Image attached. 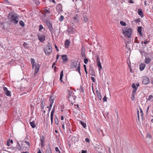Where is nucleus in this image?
Segmentation results:
<instances>
[{
	"label": "nucleus",
	"instance_id": "obj_11",
	"mask_svg": "<svg viewBox=\"0 0 153 153\" xmlns=\"http://www.w3.org/2000/svg\"><path fill=\"white\" fill-rule=\"evenodd\" d=\"M142 83L145 85L148 84L149 82V79L147 77H143Z\"/></svg>",
	"mask_w": 153,
	"mask_h": 153
},
{
	"label": "nucleus",
	"instance_id": "obj_60",
	"mask_svg": "<svg viewBox=\"0 0 153 153\" xmlns=\"http://www.w3.org/2000/svg\"><path fill=\"white\" fill-rule=\"evenodd\" d=\"M49 1L51 2V1H52L53 3H55L56 2H55V1L54 0H49Z\"/></svg>",
	"mask_w": 153,
	"mask_h": 153
},
{
	"label": "nucleus",
	"instance_id": "obj_38",
	"mask_svg": "<svg viewBox=\"0 0 153 153\" xmlns=\"http://www.w3.org/2000/svg\"><path fill=\"white\" fill-rule=\"evenodd\" d=\"M64 19V17L63 16L61 15L59 19V20L60 22H62Z\"/></svg>",
	"mask_w": 153,
	"mask_h": 153
},
{
	"label": "nucleus",
	"instance_id": "obj_2",
	"mask_svg": "<svg viewBox=\"0 0 153 153\" xmlns=\"http://www.w3.org/2000/svg\"><path fill=\"white\" fill-rule=\"evenodd\" d=\"M44 51L45 54L47 55H49L51 53L52 51V47L49 42L46 45L44 49Z\"/></svg>",
	"mask_w": 153,
	"mask_h": 153
},
{
	"label": "nucleus",
	"instance_id": "obj_1",
	"mask_svg": "<svg viewBox=\"0 0 153 153\" xmlns=\"http://www.w3.org/2000/svg\"><path fill=\"white\" fill-rule=\"evenodd\" d=\"M8 17L10 21H12L15 24H17L18 23V17L16 15L12 13H9Z\"/></svg>",
	"mask_w": 153,
	"mask_h": 153
},
{
	"label": "nucleus",
	"instance_id": "obj_45",
	"mask_svg": "<svg viewBox=\"0 0 153 153\" xmlns=\"http://www.w3.org/2000/svg\"><path fill=\"white\" fill-rule=\"evenodd\" d=\"M132 87L133 88V89H135V88L137 89V88L136 87L134 83H133L132 84Z\"/></svg>",
	"mask_w": 153,
	"mask_h": 153
},
{
	"label": "nucleus",
	"instance_id": "obj_14",
	"mask_svg": "<svg viewBox=\"0 0 153 153\" xmlns=\"http://www.w3.org/2000/svg\"><path fill=\"white\" fill-rule=\"evenodd\" d=\"M78 62L76 61L73 62L71 65V68H74L76 67Z\"/></svg>",
	"mask_w": 153,
	"mask_h": 153
},
{
	"label": "nucleus",
	"instance_id": "obj_32",
	"mask_svg": "<svg viewBox=\"0 0 153 153\" xmlns=\"http://www.w3.org/2000/svg\"><path fill=\"white\" fill-rule=\"evenodd\" d=\"M69 96L73 97L75 96L74 95V93L72 91H71L69 92Z\"/></svg>",
	"mask_w": 153,
	"mask_h": 153
},
{
	"label": "nucleus",
	"instance_id": "obj_7",
	"mask_svg": "<svg viewBox=\"0 0 153 153\" xmlns=\"http://www.w3.org/2000/svg\"><path fill=\"white\" fill-rule=\"evenodd\" d=\"M37 36L39 41L41 42H43L45 39V35L39 34Z\"/></svg>",
	"mask_w": 153,
	"mask_h": 153
},
{
	"label": "nucleus",
	"instance_id": "obj_23",
	"mask_svg": "<svg viewBox=\"0 0 153 153\" xmlns=\"http://www.w3.org/2000/svg\"><path fill=\"white\" fill-rule=\"evenodd\" d=\"M31 63L32 65V67L34 66V65H35L37 64L36 63L34 59L33 58L31 59Z\"/></svg>",
	"mask_w": 153,
	"mask_h": 153
},
{
	"label": "nucleus",
	"instance_id": "obj_51",
	"mask_svg": "<svg viewBox=\"0 0 153 153\" xmlns=\"http://www.w3.org/2000/svg\"><path fill=\"white\" fill-rule=\"evenodd\" d=\"M44 12H45V13H50L49 10H47V9L45 10Z\"/></svg>",
	"mask_w": 153,
	"mask_h": 153
},
{
	"label": "nucleus",
	"instance_id": "obj_39",
	"mask_svg": "<svg viewBox=\"0 0 153 153\" xmlns=\"http://www.w3.org/2000/svg\"><path fill=\"white\" fill-rule=\"evenodd\" d=\"M54 121L55 123L56 124H58L59 123V120L58 118L57 117H56L54 119Z\"/></svg>",
	"mask_w": 153,
	"mask_h": 153
},
{
	"label": "nucleus",
	"instance_id": "obj_19",
	"mask_svg": "<svg viewBox=\"0 0 153 153\" xmlns=\"http://www.w3.org/2000/svg\"><path fill=\"white\" fill-rule=\"evenodd\" d=\"M96 93L98 98L100 100H101L102 99L101 95L100 93L98 91V90L96 91Z\"/></svg>",
	"mask_w": 153,
	"mask_h": 153
},
{
	"label": "nucleus",
	"instance_id": "obj_35",
	"mask_svg": "<svg viewBox=\"0 0 153 153\" xmlns=\"http://www.w3.org/2000/svg\"><path fill=\"white\" fill-rule=\"evenodd\" d=\"M45 153H51V152L50 148H48L46 150Z\"/></svg>",
	"mask_w": 153,
	"mask_h": 153
},
{
	"label": "nucleus",
	"instance_id": "obj_57",
	"mask_svg": "<svg viewBox=\"0 0 153 153\" xmlns=\"http://www.w3.org/2000/svg\"><path fill=\"white\" fill-rule=\"evenodd\" d=\"M80 89H81V91H82V93L84 92V90L83 89L82 87H80Z\"/></svg>",
	"mask_w": 153,
	"mask_h": 153
},
{
	"label": "nucleus",
	"instance_id": "obj_56",
	"mask_svg": "<svg viewBox=\"0 0 153 153\" xmlns=\"http://www.w3.org/2000/svg\"><path fill=\"white\" fill-rule=\"evenodd\" d=\"M27 45V44L26 43L24 42V43L23 44V46L24 47H26V46Z\"/></svg>",
	"mask_w": 153,
	"mask_h": 153
},
{
	"label": "nucleus",
	"instance_id": "obj_64",
	"mask_svg": "<svg viewBox=\"0 0 153 153\" xmlns=\"http://www.w3.org/2000/svg\"><path fill=\"white\" fill-rule=\"evenodd\" d=\"M128 2L130 3H133V1H132V0H130L128 1Z\"/></svg>",
	"mask_w": 153,
	"mask_h": 153
},
{
	"label": "nucleus",
	"instance_id": "obj_41",
	"mask_svg": "<svg viewBox=\"0 0 153 153\" xmlns=\"http://www.w3.org/2000/svg\"><path fill=\"white\" fill-rule=\"evenodd\" d=\"M83 20L85 22H87L88 20V18L86 17H84L83 18Z\"/></svg>",
	"mask_w": 153,
	"mask_h": 153
},
{
	"label": "nucleus",
	"instance_id": "obj_15",
	"mask_svg": "<svg viewBox=\"0 0 153 153\" xmlns=\"http://www.w3.org/2000/svg\"><path fill=\"white\" fill-rule=\"evenodd\" d=\"M146 64L144 63H141L139 65V69L140 71L143 70L146 66Z\"/></svg>",
	"mask_w": 153,
	"mask_h": 153
},
{
	"label": "nucleus",
	"instance_id": "obj_26",
	"mask_svg": "<svg viewBox=\"0 0 153 153\" xmlns=\"http://www.w3.org/2000/svg\"><path fill=\"white\" fill-rule=\"evenodd\" d=\"M30 124L32 128H33L35 127L36 125L35 124V122L34 121H33L32 122H30Z\"/></svg>",
	"mask_w": 153,
	"mask_h": 153
},
{
	"label": "nucleus",
	"instance_id": "obj_43",
	"mask_svg": "<svg viewBox=\"0 0 153 153\" xmlns=\"http://www.w3.org/2000/svg\"><path fill=\"white\" fill-rule=\"evenodd\" d=\"M43 28V26L42 25H39V31H40Z\"/></svg>",
	"mask_w": 153,
	"mask_h": 153
},
{
	"label": "nucleus",
	"instance_id": "obj_52",
	"mask_svg": "<svg viewBox=\"0 0 153 153\" xmlns=\"http://www.w3.org/2000/svg\"><path fill=\"white\" fill-rule=\"evenodd\" d=\"M62 128L63 129L65 130V126H64V124L63 123H62Z\"/></svg>",
	"mask_w": 153,
	"mask_h": 153
},
{
	"label": "nucleus",
	"instance_id": "obj_30",
	"mask_svg": "<svg viewBox=\"0 0 153 153\" xmlns=\"http://www.w3.org/2000/svg\"><path fill=\"white\" fill-rule=\"evenodd\" d=\"M54 108L53 107V109H52V111L51 112V118L53 117V115L54 113Z\"/></svg>",
	"mask_w": 153,
	"mask_h": 153
},
{
	"label": "nucleus",
	"instance_id": "obj_42",
	"mask_svg": "<svg viewBox=\"0 0 153 153\" xmlns=\"http://www.w3.org/2000/svg\"><path fill=\"white\" fill-rule=\"evenodd\" d=\"M135 94H132L131 98L132 101H134L135 100Z\"/></svg>",
	"mask_w": 153,
	"mask_h": 153
},
{
	"label": "nucleus",
	"instance_id": "obj_9",
	"mask_svg": "<svg viewBox=\"0 0 153 153\" xmlns=\"http://www.w3.org/2000/svg\"><path fill=\"white\" fill-rule=\"evenodd\" d=\"M80 17L78 14H76L73 18V19L74 22L76 24L79 23L80 19Z\"/></svg>",
	"mask_w": 153,
	"mask_h": 153
},
{
	"label": "nucleus",
	"instance_id": "obj_21",
	"mask_svg": "<svg viewBox=\"0 0 153 153\" xmlns=\"http://www.w3.org/2000/svg\"><path fill=\"white\" fill-rule=\"evenodd\" d=\"M81 54L82 55V56L83 57H84V58H85V50L83 49V46H82V49H81Z\"/></svg>",
	"mask_w": 153,
	"mask_h": 153
},
{
	"label": "nucleus",
	"instance_id": "obj_48",
	"mask_svg": "<svg viewBox=\"0 0 153 153\" xmlns=\"http://www.w3.org/2000/svg\"><path fill=\"white\" fill-rule=\"evenodd\" d=\"M107 97L106 96L104 97L103 98V102H106L107 101Z\"/></svg>",
	"mask_w": 153,
	"mask_h": 153
},
{
	"label": "nucleus",
	"instance_id": "obj_58",
	"mask_svg": "<svg viewBox=\"0 0 153 153\" xmlns=\"http://www.w3.org/2000/svg\"><path fill=\"white\" fill-rule=\"evenodd\" d=\"M55 48H56V50L57 51H59V50L58 49V47H57V46L56 45V44L55 45Z\"/></svg>",
	"mask_w": 153,
	"mask_h": 153
},
{
	"label": "nucleus",
	"instance_id": "obj_13",
	"mask_svg": "<svg viewBox=\"0 0 153 153\" xmlns=\"http://www.w3.org/2000/svg\"><path fill=\"white\" fill-rule=\"evenodd\" d=\"M62 58L63 60V62L65 63L68 60V56L66 55H62Z\"/></svg>",
	"mask_w": 153,
	"mask_h": 153
},
{
	"label": "nucleus",
	"instance_id": "obj_25",
	"mask_svg": "<svg viewBox=\"0 0 153 153\" xmlns=\"http://www.w3.org/2000/svg\"><path fill=\"white\" fill-rule=\"evenodd\" d=\"M63 76V70H62V71H61V72L60 73V78H59L61 82H62V77Z\"/></svg>",
	"mask_w": 153,
	"mask_h": 153
},
{
	"label": "nucleus",
	"instance_id": "obj_50",
	"mask_svg": "<svg viewBox=\"0 0 153 153\" xmlns=\"http://www.w3.org/2000/svg\"><path fill=\"white\" fill-rule=\"evenodd\" d=\"M55 151L56 152H59V153H60V151L59 150L58 147H56L55 148Z\"/></svg>",
	"mask_w": 153,
	"mask_h": 153
},
{
	"label": "nucleus",
	"instance_id": "obj_54",
	"mask_svg": "<svg viewBox=\"0 0 153 153\" xmlns=\"http://www.w3.org/2000/svg\"><path fill=\"white\" fill-rule=\"evenodd\" d=\"M91 79L92 82H95V78L94 77H91Z\"/></svg>",
	"mask_w": 153,
	"mask_h": 153
},
{
	"label": "nucleus",
	"instance_id": "obj_33",
	"mask_svg": "<svg viewBox=\"0 0 153 153\" xmlns=\"http://www.w3.org/2000/svg\"><path fill=\"white\" fill-rule=\"evenodd\" d=\"M19 24L22 27H24L25 25L24 22L22 20H21L19 22Z\"/></svg>",
	"mask_w": 153,
	"mask_h": 153
},
{
	"label": "nucleus",
	"instance_id": "obj_4",
	"mask_svg": "<svg viewBox=\"0 0 153 153\" xmlns=\"http://www.w3.org/2000/svg\"><path fill=\"white\" fill-rule=\"evenodd\" d=\"M96 61L97 62V65L98 68L99 70V71L100 72L102 68V67L100 61V59L98 56H96Z\"/></svg>",
	"mask_w": 153,
	"mask_h": 153
},
{
	"label": "nucleus",
	"instance_id": "obj_8",
	"mask_svg": "<svg viewBox=\"0 0 153 153\" xmlns=\"http://www.w3.org/2000/svg\"><path fill=\"white\" fill-rule=\"evenodd\" d=\"M46 24H47V25L48 26L50 31L51 32V33H52L53 32V27H52V25L51 24V23L49 21L47 22Z\"/></svg>",
	"mask_w": 153,
	"mask_h": 153
},
{
	"label": "nucleus",
	"instance_id": "obj_49",
	"mask_svg": "<svg viewBox=\"0 0 153 153\" xmlns=\"http://www.w3.org/2000/svg\"><path fill=\"white\" fill-rule=\"evenodd\" d=\"M137 88L133 89V90L132 91V94H135L136 92V91H137Z\"/></svg>",
	"mask_w": 153,
	"mask_h": 153
},
{
	"label": "nucleus",
	"instance_id": "obj_10",
	"mask_svg": "<svg viewBox=\"0 0 153 153\" xmlns=\"http://www.w3.org/2000/svg\"><path fill=\"white\" fill-rule=\"evenodd\" d=\"M3 88L6 95L8 97H11V92L8 90L7 88L6 87H4Z\"/></svg>",
	"mask_w": 153,
	"mask_h": 153
},
{
	"label": "nucleus",
	"instance_id": "obj_37",
	"mask_svg": "<svg viewBox=\"0 0 153 153\" xmlns=\"http://www.w3.org/2000/svg\"><path fill=\"white\" fill-rule=\"evenodd\" d=\"M140 113L141 114V116L142 117H143V112L142 109H141V108L140 107Z\"/></svg>",
	"mask_w": 153,
	"mask_h": 153
},
{
	"label": "nucleus",
	"instance_id": "obj_59",
	"mask_svg": "<svg viewBox=\"0 0 153 153\" xmlns=\"http://www.w3.org/2000/svg\"><path fill=\"white\" fill-rule=\"evenodd\" d=\"M151 137V135L149 133L148 134H147V137Z\"/></svg>",
	"mask_w": 153,
	"mask_h": 153
},
{
	"label": "nucleus",
	"instance_id": "obj_20",
	"mask_svg": "<svg viewBox=\"0 0 153 153\" xmlns=\"http://www.w3.org/2000/svg\"><path fill=\"white\" fill-rule=\"evenodd\" d=\"M151 61V59L149 57H146L145 59V60L144 61L145 62L146 64H149Z\"/></svg>",
	"mask_w": 153,
	"mask_h": 153
},
{
	"label": "nucleus",
	"instance_id": "obj_55",
	"mask_svg": "<svg viewBox=\"0 0 153 153\" xmlns=\"http://www.w3.org/2000/svg\"><path fill=\"white\" fill-rule=\"evenodd\" d=\"M71 28H68V32L69 33H71L72 31H71Z\"/></svg>",
	"mask_w": 153,
	"mask_h": 153
},
{
	"label": "nucleus",
	"instance_id": "obj_29",
	"mask_svg": "<svg viewBox=\"0 0 153 153\" xmlns=\"http://www.w3.org/2000/svg\"><path fill=\"white\" fill-rule=\"evenodd\" d=\"M41 108H42V110H44V108L45 107V106H44V103L43 102V101H41Z\"/></svg>",
	"mask_w": 153,
	"mask_h": 153
},
{
	"label": "nucleus",
	"instance_id": "obj_53",
	"mask_svg": "<svg viewBox=\"0 0 153 153\" xmlns=\"http://www.w3.org/2000/svg\"><path fill=\"white\" fill-rule=\"evenodd\" d=\"M85 141L88 143H89L90 142L89 139L88 138H87L85 139Z\"/></svg>",
	"mask_w": 153,
	"mask_h": 153
},
{
	"label": "nucleus",
	"instance_id": "obj_5",
	"mask_svg": "<svg viewBox=\"0 0 153 153\" xmlns=\"http://www.w3.org/2000/svg\"><path fill=\"white\" fill-rule=\"evenodd\" d=\"M32 68L33 69H34V75L36 74L39 71L40 66L39 64H37L35 65H34V66H32Z\"/></svg>",
	"mask_w": 153,
	"mask_h": 153
},
{
	"label": "nucleus",
	"instance_id": "obj_61",
	"mask_svg": "<svg viewBox=\"0 0 153 153\" xmlns=\"http://www.w3.org/2000/svg\"><path fill=\"white\" fill-rule=\"evenodd\" d=\"M87 153V151H85V150H82L81 153Z\"/></svg>",
	"mask_w": 153,
	"mask_h": 153
},
{
	"label": "nucleus",
	"instance_id": "obj_63",
	"mask_svg": "<svg viewBox=\"0 0 153 153\" xmlns=\"http://www.w3.org/2000/svg\"><path fill=\"white\" fill-rule=\"evenodd\" d=\"M83 66H84V67L85 71L86 70H86V65H83Z\"/></svg>",
	"mask_w": 153,
	"mask_h": 153
},
{
	"label": "nucleus",
	"instance_id": "obj_62",
	"mask_svg": "<svg viewBox=\"0 0 153 153\" xmlns=\"http://www.w3.org/2000/svg\"><path fill=\"white\" fill-rule=\"evenodd\" d=\"M75 108H78L79 109V105H75Z\"/></svg>",
	"mask_w": 153,
	"mask_h": 153
},
{
	"label": "nucleus",
	"instance_id": "obj_24",
	"mask_svg": "<svg viewBox=\"0 0 153 153\" xmlns=\"http://www.w3.org/2000/svg\"><path fill=\"white\" fill-rule=\"evenodd\" d=\"M138 14L142 17L143 16L142 10L141 9H139L138 10Z\"/></svg>",
	"mask_w": 153,
	"mask_h": 153
},
{
	"label": "nucleus",
	"instance_id": "obj_18",
	"mask_svg": "<svg viewBox=\"0 0 153 153\" xmlns=\"http://www.w3.org/2000/svg\"><path fill=\"white\" fill-rule=\"evenodd\" d=\"M89 73L92 76H95V72L94 70L92 68H90L89 70Z\"/></svg>",
	"mask_w": 153,
	"mask_h": 153
},
{
	"label": "nucleus",
	"instance_id": "obj_16",
	"mask_svg": "<svg viewBox=\"0 0 153 153\" xmlns=\"http://www.w3.org/2000/svg\"><path fill=\"white\" fill-rule=\"evenodd\" d=\"M70 41L69 40L67 39L65 41V48H68L70 44Z\"/></svg>",
	"mask_w": 153,
	"mask_h": 153
},
{
	"label": "nucleus",
	"instance_id": "obj_36",
	"mask_svg": "<svg viewBox=\"0 0 153 153\" xmlns=\"http://www.w3.org/2000/svg\"><path fill=\"white\" fill-rule=\"evenodd\" d=\"M78 72H80V63H79L78 64V67L76 69Z\"/></svg>",
	"mask_w": 153,
	"mask_h": 153
},
{
	"label": "nucleus",
	"instance_id": "obj_27",
	"mask_svg": "<svg viewBox=\"0 0 153 153\" xmlns=\"http://www.w3.org/2000/svg\"><path fill=\"white\" fill-rule=\"evenodd\" d=\"M153 100V96L151 95H149L148 98L146 99L147 101L152 100Z\"/></svg>",
	"mask_w": 153,
	"mask_h": 153
},
{
	"label": "nucleus",
	"instance_id": "obj_22",
	"mask_svg": "<svg viewBox=\"0 0 153 153\" xmlns=\"http://www.w3.org/2000/svg\"><path fill=\"white\" fill-rule=\"evenodd\" d=\"M137 31L138 33H139L140 35L142 36L143 34L141 33L142 32V27H138L137 28Z\"/></svg>",
	"mask_w": 153,
	"mask_h": 153
},
{
	"label": "nucleus",
	"instance_id": "obj_17",
	"mask_svg": "<svg viewBox=\"0 0 153 153\" xmlns=\"http://www.w3.org/2000/svg\"><path fill=\"white\" fill-rule=\"evenodd\" d=\"M44 136H42V137H40V140L41 143V145L42 148L44 147Z\"/></svg>",
	"mask_w": 153,
	"mask_h": 153
},
{
	"label": "nucleus",
	"instance_id": "obj_31",
	"mask_svg": "<svg viewBox=\"0 0 153 153\" xmlns=\"http://www.w3.org/2000/svg\"><path fill=\"white\" fill-rule=\"evenodd\" d=\"M32 0L37 5H39L40 4V2L39 1V0Z\"/></svg>",
	"mask_w": 153,
	"mask_h": 153
},
{
	"label": "nucleus",
	"instance_id": "obj_46",
	"mask_svg": "<svg viewBox=\"0 0 153 153\" xmlns=\"http://www.w3.org/2000/svg\"><path fill=\"white\" fill-rule=\"evenodd\" d=\"M18 145H19V146H17V149L19 150H21V147H20V144H19V143L18 142Z\"/></svg>",
	"mask_w": 153,
	"mask_h": 153
},
{
	"label": "nucleus",
	"instance_id": "obj_12",
	"mask_svg": "<svg viewBox=\"0 0 153 153\" xmlns=\"http://www.w3.org/2000/svg\"><path fill=\"white\" fill-rule=\"evenodd\" d=\"M76 98V96H69L68 99L69 101L71 102V103L72 105L74 103L75 99Z\"/></svg>",
	"mask_w": 153,
	"mask_h": 153
},
{
	"label": "nucleus",
	"instance_id": "obj_28",
	"mask_svg": "<svg viewBox=\"0 0 153 153\" xmlns=\"http://www.w3.org/2000/svg\"><path fill=\"white\" fill-rule=\"evenodd\" d=\"M25 142L27 144V146L26 147V149L27 150H28L29 149V147L30 146V144L29 142L25 140Z\"/></svg>",
	"mask_w": 153,
	"mask_h": 153
},
{
	"label": "nucleus",
	"instance_id": "obj_44",
	"mask_svg": "<svg viewBox=\"0 0 153 153\" xmlns=\"http://www.w3.org/2000/svg\"><path fill=\"white\" fill-rule=\"evenodd\" d=\"M52 105H50L49 106H47V108H48V113H49L52 107Z\"/></svg>",
	"mask_w": 153,
	"mask_h": 153
},
{
	"label": "nucleus",
	"instance_id": "obj_47",
	"mask_svg": "<svg viewBox=\"0 0 153 153\" xmlns=\"http://www.w3.org/2000/svg\"><path fill=\"white\" fill-rule=\"evenodd\" d=\"M84 59V62L85 64H87L88 62V60L87 59L85 58Z\"/></svg>",
	"mask_w": 153,
	"mask_h": 153
},
{
	"label": "nucleus",
	"instance_id": "obj_3",
	"mask_svg": "<svg viewBox=\"0 0 153 153\" xmlns=\"http://www.w3.org/2000/svg\"><path fill=\"white\" fill-rule=\"evenodd\" d=\"M132 30L130 28L126 27L123 30V32L125 36L130 38Z\"/></svg>",
	"mask_w": 153,
	"mask_h": 153
},
{
	"label": "nucleus",
	"instance_id": "obj_6",
	"mask_svg": "<svg viewBox=\"0 0 153 153\" xmlns=\"http://www.w3.org/2000/svg\"><path fill=\"white\" fill-rule=\"evenodd\" d=\"M56 96L53 94L50 96L49 100L50 102V105H52L55 99Z\"/></svg>",
	"mask_w": 153,
	"mask_h": 153
},
{
	"label": "nucleus",
	"instance_id": "obj_40",
	"mask_svg": "<svg viewBox=\"0 0 153 153\" xmlns=\"http://www.w3.org/2000/svg\"><path fill=\"white\" fill-rule=\"evenodd\" d=\"M120 24L123 26H125L126 25V23L123 21H120Z\"/></svg>",
	"mask_w": 153,
	"mask_h": 153
},
{
	"label": "nucleus",
	"instance_id": "obj_34",
	"mask_svg": "<svg viewBox=\"0 0 153 153\" xmlns=\"http://www.w3.org/2000/svg\"><path fill=\"white\" fill-rule=\"evenodd\" d=\"M80 123L81 125L84 128H85L86 126V124L85 123H84L82 121H80Z\"/></svg>",
	"mask_w": 153,
	"mask_h": 153
}]
</instances>
